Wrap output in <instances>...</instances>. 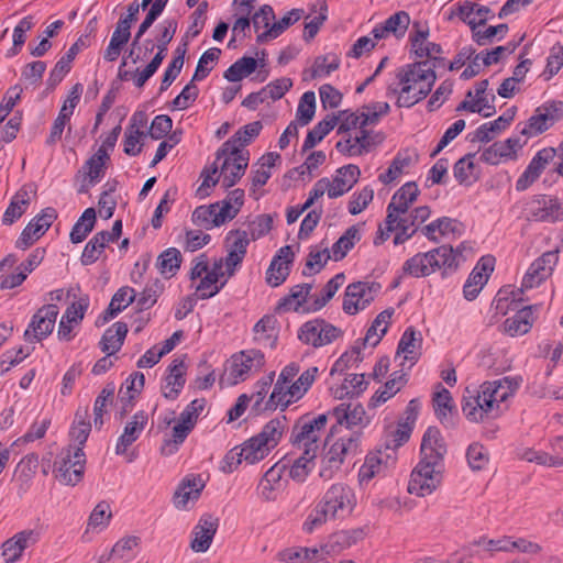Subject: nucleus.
Listing matches in <instances>:
<instances>
[{
    "mask_svg": "<svg viewBox=\"0 0 563 563\" xmlns=\"http://www.w3.org/2000/svg\"><path fill=\"white\" fill-rule=\"evenodd\" d=\"M421 459L412 470L408 492L419 497L432 494L443 478L446 445L437 427H429L421 441Z\"/></svg>",
    "mask_w": 563,
    "mask_h": 563,
    "instance_id": "f257e3e1",
    "label": "nucleus"
},
{
    "mask_svg": "<svg viewBox=\"0 0 563 563\" xmlns=\"http://www.w3.org/2000/svg\"><path fill=\"white\" fill-rule=\"evenodd\" d=\"M521 383L520 376L484 382L476 395L463 398V415L468 421L476 423L500 417L504 412L503 404L516 393Z\"/></svg>",
    "mask_w": 563,
    "mask_h": 563,
    "instance_id": "f03ea898",
    "label": "nucleus"
},
{
    "mask_svg": "<svg viewBox=\"0 0 563 563\" xmlns=\"http://www.w3.org/2000/svg\"><path fill=\"white\" fill-rule=\"evenodd\" d=\"M397 78L401 85L396 104L399 108H410L423 100L432 90L437 80L434 69L429 62H416L408 64L397 71Z\"/></svg>",
    "mask_w": 563,
    "mask_h": 563,
    "instance_id": "7ed1b4c3",
    "label": "nucleus"
},
{
    "mask_svg": "<svg viewBox=\"0 0 563 563\" xmlns=\"http://www.w3.org/2000/svg\"><path fill=\"white\" fill-rule=\"evenodd\" d=\"M361 433L353 431L349 435L341 437L324 453L321 460L319 476L324 481L331 479L338 472L349 454H355L358 449Z\"/></svg>",
    "mask_w": 563,
    "mask_h": 563,
    "instance_id": "20e7f679",
    "label": "nucleus"
},
{
    "mask_svg": "<svg viewBox=\"0 0 563 563\" xmlns=\"http://www.w3.org/2000/svg\"><path fill=\"white\" fill-rule=\"evenodd\" d=\"M328 421L327 415H319L311 417L310 415L301 416L292 427L291 442L299 449L313 448L314 453H318L319 442Z\"/></svg>",
    "mask_w": 563,
    "mask_h": 563,
    "instance_id": "39448f33",
    "label": "nucleus"
},
{
    "mask_svg": "<svg viewBox=\"0 0 563 563\" xmlns=\"http://www.w3.org/2000/svg\"><path fill=\"white\" fill-rule=\"evenodd\" d=\"M527 219L536 222H563V201L554 195L539 194L526 203Z\"/></svg>",
    "mask_w": 563,
    "mask_h": 563,
    "instance_id": "423d86ee",
    "label": "nucleus"
},
{
    "mask_svg": "<svg viewBox=\"0 0 563 563\" xmlns=\"http://www.w3.org/2000/svg\"><path fill=\"white\" fill-rule=\"evenodd\" d=\"M221 54V49L213 47L206 51L199 58L195 74L189 84H187L181 92L170 102V110H186L196 101L199 89L195 81H201L211 71V68H203V64L208 62H217Z\"/></svg>",
    "mask_w": 563,
    "mask_h": 563,
    "instance_id": "0eeeda50",
    "label": "nucleus"
},
{
    "mask_svg": "<svg viewBox=\"0 0 563 563\" xmlns=\"http://www.w3.org/2000/svg\"><path fill=\"white\" fill-rule=\"evenodd\" d=\"M319 504L331 516V519L349 516L356 506L353 489L343 483H335L324 493Z\"/></svg>",
    "mask_w": 563,
    "mask_h": 563,
    "instance_id": "6e6552de",
    "label": "nucleus"
},
{
    "mask_svg": "<svg viewBox=\"0 0 563 563\" xmlns=\"http://www.w3.org/2000/svg\"><path fill=\"white\" fill-rule=\"evenodd\" d=\"M343 335V330L321 318L305 322L298 330V339L313 347L328 345Z\"/></svg>",
    "mask_w": 563,
    "mask_h": 563,
    "instance_id": "1a4fd4ad",
    "label": "nucleus"
},
{
    "mask_svg": "<svg viewBox=\"0 0 563 563\" xmlns=\"http://www.w3.org/2000/svg\"><path fill=\"white\" fill-rule=\"evenodd\" d=\"M559 261V250L543 253L529 266L522 279V288L518 291H511V302L521 301L519 295L522 289H530L539 286L543 280L552 275V272Z\"/></svg>",
    "mask_w": 563,
    "mask_h": 563,
    "instance_id": "9d476101",
    "label": "nucleus"
},
{
    "mask_svg": "<svg viewBox=\"0 0 563 563\" xmlns=\"http://www.w3.org/2000/svg\"><path fill=\"white\" fill-rule=\"evenodd\" d=\"M382 286L376 282H356L345 288L342 309L350 316L356 314L374 301Z\"/></svg>",
    "mask_w": 563,
    "mask_h": 563,
    "instance_id": "9b49d317",
    "label": "nucleus"
},
{
    "mask_svg": "<svg viewBox=\"0 0 563 563\" xmlns=\"http://www.w3.org/2000/svg\"><path fill=\"white\" fill-rule=\"evenodd\" d=\"M85 464L86 455L81 448H76L74 451L68 449L60 460L55 462V477L64 485L75 486L84 477Z\"/></svg>",
    "mask_w": 563,
    "mask_h": 563,
    "instance_id": "f8f14e48",
    "label": "nucleus"
},
{
    "mask_svg": "<svg viewBox=\"0 0 563 563\" xmlns=\"http://www.w3.org/2000/svg\"><path fill=\"white\" fill-rule=\"evenodd\" d=\"M59 309L54 303L42 306L31 318L24 331L23 338L26 342H41L54 330Z\"/></svg>",
    "mask_w": 563,
    "mask_h": 563,
    "instance_id": "ddd939ff",
    "label": "nucleus"
},
{
    "mask_svg": "<svg viewBox=\"0 0 563 563\" xmlns=\"http://www.w3.org/2000/svg\"><path fill=\"white\" fill-rule=\"evenodd\" d=\"M57 218V211L47 207L34 217L23 229L22 233L15 242V247L20 250L29 249L36 240L41 238L49 229L53 221Z\"/></svg>",
    "mask_w": 563,
    "mask_h": 563,
    "instance_id": "4468645a",
    "label": "nucleus"
},
{
    "mask_svg": "<svg viewBox=\"0 0 563 563\" xmlns=\"http://www.w3.org/2000/svg\"><path fill=\"white\" fill-rule=\"evenodd\" d=\"M558 155V148L544 147L536 153L525 172L516 181V190L525 191L534 184L547 166L552 163Z\"/></svg>",
    "mask_w": 563,
    "mask_h": 563,
    "instance_id": "2eb2a0df",
    "label": "nucleus"
},
{
    "mask_svg": "<svg viewBox=\"0 0 563 563\" xmlns=\"http://www.w3.org/2000/svg\"><path fill=\"white\" fill-rule=\"evenodd\" d=\"M265 364L264 353L252 349L242 351L231 357L230 375L234 378L232 384L245 380L251 371H260Z\"/></svg>",
    "mask_w": 563,
    "mask_h": 563,
    "instance_id": "dca6fc26",
    "label": "nucleus"
},
{
    "mask_svg": "<svg viewBox=\"0 0 563 563\" xmlns=\"http://www.w3.org/2000/svg\"><path fill=\"white\" fill-rule=\"evenodd\" d=\"M263 124L261 121H253L239 129L229 140H227L217 151V161L222 159L229 153H244L240 146H245L261 133Z\"/></svg>",
    "mask_w": 563,
    "mask_h": 563,
    "instance_id": "f3484780",
    "label": "nucleus"
},
{
    "mask_svg": "<svg viewBox=\"0 0 563 563\" xmlns=\"http://www.w3.org/2000/svg\"><path fill=\"white\" fill-rule=\"evenodd\" d=\"M221 165L222 186L228 189L233 187L244 175L250 159L249 151L244 153H229L223 156Z\"/></svg>",
    "mask_w": 563,
    "mask_h": 563,
    "instance_id": "a211bd4d",
    "label": "nucleus"
},
{
    "mask_svg": "<svg viewBox=\"0 0 563 563\" xmlns=\"http://www.w3.org/2000/svg\"><path fill=\"white\" fill-rule=\"evenodd\" d=\"M89 44V35H81L78 37V40L69 47L67 53L58 59L54 68L51 70L47 79V86L49 88L54 89L63 80V78L69 73L70 64L76 55L81 48L88 47Z\"/></svg>",
    "mask_w": 563,
    "mask_h": 563,
    "instance_id": "6ab92c4d",
    "label": "nucleus"
},
{
    "mask_svg": "<svg viewBox=\"0 0 563 563\" xmlns=\"http://www.w3.org/2000/svg\"><path fill=\"white\" fill-rule=\"evenodd\" d=\"M219 519L210 514H205L198 525L194 528V538L190 548L195 552H206L213 540L218 530Z\"/></svg>",
    "mask_w": 563,
    "mask_h": 563,
    "instance_id": "aec40b11",
    "label": "nucleus"
},
{
    "mask_svg": "<svg viewBox=\"0 0 563 563\" xmlns=\"http://www.w3.org/2000/svg\"><path fill=\"white\" fill-rule=\"evenodd\" d=\"M395 461L396 456L391 452L386 451V448L383 449V446H380L376 452L367 454L358 472L360 481L372 479L375 475L383 472L388 464H394Z\"/></svg>",
    "mask_w": 563,
    "mask_h": 563,
    "instance_id": "412c9836",
    "label": "nucleus"
},
{
    "mask_svg": "<svg viewBox=\"0 0 563 563\" xmlns=\"http://www.w3.org/2000/svg\"><path fill=\"white\" fill-rule=\"evenodd\" d=\"M38 539V533L34 530H23L2 544V556L7 563L18 561L22 552Z\"/></svg>",
    "mask_w": 563,
    "mask_h": 563,
    "instance_id": "4be33fe9",
    "label": "nucleus"
},
{
    "mask_svg": "<svg viewBox=\"0 0 563 563\" xmlns=\"http://www.w3.org/2000/svg\"><path fill=\"white\" fill-rule=\"evenodd\" d=\"M165 384L162 386L163 396L166 399L175 400L186 383V365L184 358H175L167 368Z\"/></svg>",
    "mask_w": 563,
    "mask_h": 563,
    "instance_id": "5701e85b",
    "label": "nucleus"
},
{
    "mask_svg": "<svg viewBox=\"0 0 563 563\" xmlns=\"http://www.w3.org/2000/svg\"><path fill=\"white\" fill-rule=\"evenodd\" d=\"M147 413L141 410L137 411L132 417L131 421L125 424L123 433L119 437L115 445V453L118 455L124 454L128 451V448L140 438L142 431L147 424Z\"/></svg>",
    "mask_w": 563,
    "mask_h": 563,
    "instance_id": "b1692460",
    "label": "nucleus"
},
{
    "mask_svg": "<svg viewBox=\"0 0 563 563\" xmlns=\"http://www.w3.org/2000/svg\"><path fill=\"white\" fill-rule=\"evenodd\" d=\"M365 531L362 528L341 530L331 534L327 543L321 548L325 554H338L363 540Z\"/></svg>",
    "mask_w": 563,
    "mask_h": 563,
    "instance_id": "393cba45",
    "label": "nucleus"
},
{
    "mask_svg": "<svg viewBox=\"0 0 563 563\" xmlns=\"http://www.w3.org/2000/svg\"><path fill=\"white\" fill-rule=\"evenodd\" d=\"M361 170L358 166L349 164L336 170V176L330 181L329 198H338L350 191L357 183Z\"/></svg>",
    "mask_w": 563,
    "mask_h": 563,
    "instance_id": "a878e982",
    "label": "nucleus"
},
{
    "mask_svg": "<svg viewBox=\"0 0 563 563\" xmlns=\"http://www.w3.org/2000/svg\"><path fill=\"white\" fill-rule=\"evenodd\" d=\"M205 482L200 475H188L178 485L174 494V504L177 508H186L189 500L198 499Z\"/></svg>",
    "mask_w": 563,
    "mask_h": 563,
    "instance_id": "bb28decb",
    "label": "nucleus"
},
{
    "mask_svg": "<svg viewBox=\"0 0 563 563\" xmlns=\"http://www.w3.org/2000/svg\"><path fill=\"white\" fill-rule=\"evenodd\" d=\"M135 291L133 288L122 287L112 297L108 308L96 320V325L101 327L109 320L113 319L118 313L124 310L135 300Z\"/></svg>",
    "mask_w": 563,
    "mask_h": 563,
    "instance_id": "cd10ccee",
    "label": "nucleus"
},
{
    "mask_svg": "<svg viewBox=\"0 0 563 563\" xmlns=\"http://www.w3.org/2000/svg\"><path fill=\"white\" fill-rule=\"evenodd\" d=\"M394 313L395 309L391 307L379 312L367 329L365 338L360 339L356 342H358L363 347H365L366 344L376 346L386 334Z\"/></svg>",
    "mask_w": 563,
    "mask_h": 563,
    "instance_id": "c85d7f7f",
    "label": "nucleus"
},
{
    "mask_svg": "<svg viewBox=\"0 0 563 563\" xmlns=\"http://www.w3.org/2000/svg\"><path fill=\"white\" fill-rule=\"evenodd\" d=\"M128 334V325L122 321H118L113 323L110 328H108L100 342L99 346L103 353L108 356L113 355L118 351L121 350L125 336Z\"/></svg>",
    "mask_w": 563,
    "mask_h": 563,
    "instance_id": "c756f323",
    "label": "nucleus"
},
{
    "mask_svg": "<svg viewBox=\"0 0 563 563\" xmlns=\"http://www.w3.org/2000/svg\"><path fill=\"white\" fill-rule=\"evenodd\" d=\"M432 271L442 269L443 275L451 274L459 267V260L451 245H441L428 252Z\"/></svg>",
    "mask_w": 563,
    "mask_h": 563,
    "instance_id": "7c9ffc66",
    "label": "nucleus"
},
{
    "mask_svg": "<svg viewBox=\"0 0 563 563\" xmlns=\"http://www.w3.org/2000/svg\"><path fill=\"white\" fill-rule=\"evenodd\" d=\"M433 408L437 418L445 428H454L455 427V418L453 415V399L451 393L442 388L437 391L433 396Z\"/></svg>",
    "mask_w": 563,
    "mask_h": 563,
    "instance_id": "2f4dec72",
    "label": "nucleus"
},
{
    "mask_svg": "<svg viewBox=\"0 0 563 563\" xmlns=\"http://www.w3.org/2000/svg\"><path fill=\"white\" fill-rule=\"evenodd\" d=\"M177 27L178 23L174 18L166 19L158 25L159 34L156 37L157 53L151 60L155 62L157 66H161L164 58L166 57L168 44L173 41L177 32Z\"/></svg>",
    "mask_w": 563,
    "mask_h": 563,
    "instance_id": "473e14b6",
    "label": "nucleus"
},
{
    "mask_svg": "<svg viewBox=\"0 0 563 563\" xmlns=\"http://www.w3.org/2000/svg\"><path fill=\"white\" fill-rule=\"evenodd\" d=\"M532 307L527 306L518 310L511 318H507L504 322V332L510 336L526 334L532 327Z\"/></svg>",
    "mask_w": 563,
    "mask_h": 563,
    "instance_id": "72a5a7b5",
    "label": "nucleus"
},
{
    "mask_svg": "<svg viewBox=\"0 0 563 563\" xmlns=\"http://www.w3.org/2000/svg\"><path fill=\"white\" fill-rule=\"evenodd\" d=\"M340 64L341 60L335 54L317 56L312 67L303 70V80L329 76L332 71L339 69Z\"/></svg>",
    "mask_w": 563,
    "mask_h": 563,
    "instance_id": "f704fd0d",
    "label": "nucleus"
},
{
    "mask_svg": "<svg viewBox=\"0 0 563 563\" xmlns=\"http://www.w3.org/2000/svg\"><path fill=\"white\" fill-rule=\"evenodd\" d=\"M339 118L335 114H327L312 130H310L303 141L302 152L314 147L321 142L336 125Z\"/></svg>",
    "mask_w": 563,
    "mask_h": 563,
    "instance_id": "c9c22d12",
    "label": "nucleus"
},
{
    "mask_svg": "<svg viewBox=\"0 0 563 563\" xmlns=\"http://www.w3.org/2000/svg\"><path fill=\"white\" fill-rule=\"evenodd\" d=\"M96 221V210L91 207L87 208L70 231L69 239L71 243L78 244L85 241L93 230Z\"/></svg>",
    "mask_w": 563,
    "mask_h": 563,
    "instance_id": "e433bc0d",
    "label": "nucleus"
},
{
    "mask_svg": "<svg viewBox=\"0 0 563 563\" xmlns=\"http://www.w3.org/2000/svg\"><path fill=\"white\" fill-rule=\"evenodd\" d=\"M250 242L251 240L246 231L240 229L231 230L225 238L228 251L227 255L243 261L246 255Z\"/></svg>",
    "mask_w": 563,
    "mask_h": 563,
    "instance_id": "4c0bfd02",
    "label": "nucleus"
},
{
    "mask_svg": "<svg viewBox=\"0 0 563 563\" xmlns=\"http://www.w3.org/2000/svg\"><path fill=\"white\" fill-rule=\"evenodd\" d=\"M422 344V335L420 331H417L413 327H408L402 333L398 346L397 355L400 353L405 354V360L417 362L418 357L412 355L417 347Z\"/></svg>",
    "mask_w": 563,
    "mask_h": 563,
    "instance_id": "58836bf2",
    "label": "nucleus"
},
{
    "mask_svg": "<svg viewBox=\"0 0 563 563\" xmlns=\"http://www.w3.org/2000/svg\"><path fill=\"white\" fill-rule=\"evenodd\" d=\"M30 205V197L26 190H19L11 199L10 205L2 217V223L4 225L13 224L22 214L26 211Z\"/></svg>",
    "mask_w": 563,
    "mask_h": 563,
    "instance_id": "ea45409f",
    "label": "nucleus"
},
{
    "mask_svg": "<svg viewBox=\"0 0 563 563\" xmlns=\"http://www.w3.org/2000/svg\"><path fill=\"white\" fill-rule=\"evenodd\" d=\"M361 240V234L357 225L350 227L332 245L331 253L334 261L343 260L347 252L353 249L356 242Z\"/></svg>",
    "mask_w": 563,
    "mask_h": 563,
    "instance_id": "a19ab883",
    "label": "nucleus"
},
{
    "mask_svg": "<svg viewBox=\"0 0 563 563\" xmlns=\"http://www.w3.org/2000/svg\"><path fill=\"white\" fill-rule=\"evenodd\" d=\"M314 449H305L302 454L295 460L294 464L289 470V476L296 482H303L308 476L309 472L314 466V459L317 457V453L313 451Z\"/></svg>",
    "mask_w": 563,
    "mask_h": 563,
    "instance_id": "79ce46f5",
    "label": "nucleus"
},
{
    "mask_svg": "<svg viewBox=\"0 0 563 563\" xmlns=\"http://www.w3.org/2000/svg\"><path fill=\"white\" fill-rule=\"evenodd\" d=\"M277 323L278 321L275 316L265 314L254 325L255 340L269 342L271 347H275L277 343Z\"/></svg>",
    "mask_w": 563,
    "mask_h": 563,
    "instance_id": "37998d69",
    "label": "nucleus"
},
{
    "mask_svg": "<svg viewBox=\"0 0 563 563\" xmlns=\"http://www.w3.org/2000/svg\"><path fill=\"white\" fill-rule=\"evenodd\" d=\"M257 68V60L250 56H243L234 62L223 74L228 81L236 82L253 74Z\"/></svg>",
    "mask_w": 563,
    "mask_h": 563,
    "instance_id": "c03bdc74",
    "label": "nucleus"
},
{
    "mask_svg": "<svg viewBox=\"0 0 563 563\" xmlns=\"http://www.w3.org/2000/svg\"><path fill=\"white\" fill-rule=\"evenodd\" d=\"M405 275H409L416 278L429 276L433 273L432 265L429 260V254L418 253L412 257L408 258L402 266Z\"/></svg>",
    "mask_w": 563,
    "mask_h": 563,
    "instance_id": "a18cd8bd",
    "label": "nucleus"
},
{
    "mask_svg": "<svg viewBox=\"0 0 563 563\" xmlns=\"http://www.w3.org/2000/svg\"><path fill=\"white\" fill-rule=\"evenodd\" d=\"M419 194L418 185L415 181H408L394 194L390 201L396 205L399 212L407 213Z\"/></svg>",
    "mask_w": 563,
    "mask_h": 563,
    "instance_id": "49530a36",
    "label": "nucleus"
},
{
    "mask_svg": "<svg viewBox=\"0 0 563 563\" xmlns=\"http://www.w3.org/2000/svg\"><path fill=\"white\" fill-rule=\"evenodd\" d=\"M286 417L268 421L256 437L268 448H275L285 429Z\"/></svg>",
    "mask_w": 563,
    "mask_h": 563,
    "instance_id": "de8ad7c7",
    "label": "nucleus"
},
{
    "mask_svg": "<svg viewBox=\"0 0 563 563\" xmlns=\"http://www.w3.org/2000/svg\"><path fill=\"white\" fill-rule=\"evenodd\" d=\"M114 391H115V385L113 382H110L102 388V390L100 391V394L98 395V397L95 400L93 423H95V427L98 429H100L103 424L102 417H103V413L107 412V406L109 404H112V401H113Z\"/></svg>",
    "mask_w": 563,
    "mask_h": 563,
    "instance_id": "09e8293b",
    "label": "nucleus"
},
{
    "mask_svg": "<svg viewBox=\"0 0 563 563\" xmlns=\"http://www.w3.org/2000/svg\"><path fill=\"white\" fill-rule=\"evenodd\" d=\"M275 372H271L265 377L261 378L255 384V390L252 395H249V397H252L253 405H252V412L254 415H261L264 411H268V409L265 408L264 399L271 388V386L274 383Z\"/></svg>",
    "mask_w": 563,
    "mask_h": 563,
    "instance_id": "8fccbe9b",
    "label": "nucleus"
},
{
    "mask_svg": "<svg viewBox=\"0 0 563 563\" xmlns=\"http://www.w3.org/2000/svg\"><path fill=\"white\" fill-rule=\"evenodd\" d=\"M412 430V426L404 422L402 420H399L397 428L390 431L385 439L383 445L386 448V451H389L395 455L396 450L409 440Z\"/></svg>",
    "mask_w": 563,
    "mask_h": 563,
    "instance_id": "3c124183",
    "label": "nucleus"
},
{
    "mask_svg": "<svg viewBox=\"0 0 563 563\" xmlns=\"http://www.w3.org/2000/svg\"><path fill=\"white\" fill-rule=\"evenodd\" d=\"M183 261L181 253L176 247H169L165 250L156 261V267L161 272V274L169 276H174L180 267Z\"/></svg>",
    "mask_w": 563,
    "mask_h": 563,
    "instance_id": "603ef678",
    "label": "nucleus"
},
{
    "mask_svg": "<svg viewBox=\"0 0 563 563\" xmlns=\"http://www.w3.org/2000/svg\"><path fill=\"white\" fill-rule=\"evenodd\" d=\"M551 126H553L552 122L549 120L545 113L541 111L538 107L534 110V114L531 115L523 128L520 130V134L527 137L537 136L548 131Z\"/></svg>",
    "mask_w": 563,
    "mask_h": 563,
    "instance_id": "864d4df0",
    "label": "nucleus"
},
{
    "mask_svg": "<svg viewBox=\"0 0 563 563\" xmlns=\"http://www.w3.org/2000/svg\"><path fill=\"white\" fill-rule=\"evenodd\" d=\"M195 427L185 423L184 420H178V423L174 426L172 431V439L165 440L161 451L164 455L174 454L178 446L186 440L190 431Z\"/></svg>",
    "mask_w": 563,
    "mask_h": 563,
    "instance_id": "5fc2aeb1",
    "label": "nucleus"
},
{
    "mask_svg": "<svg viewBox=\"0 0 563 563\" xmlns=\"http://www.w3.org/2000/svg\"><path fill=\"white\" fill-rule=\"evenodd\" d=\"M268 449L256 435L243 443L240 449V456L249 464H254L263 460L269 452Z\"/></svg>",
    "mask_w": 563,
    "mask_h": 563,
    "instance_id": "6e6d98bb",
    "label": "nucleus"
},
{
    "mask_svg": "<svg viewBox=\"0 0 563 563\" xmlns=\"http://www.w3.org/2000/svg\"><path fill=\"white\" fill-rule=\"evenodd\" d=\"M362 349H364L358 342L351 351L343 353L333 364L330 371V375L339 373L342 374L345 369L352 367L354 364H358L363 361Z\"/></svg>",
    "mask_w": 563,
    "mask_h": 563,
    "instance_id": "4d7b16f0",
    "label": "nucleus"
},
{
    "mask_svg": "<svg viewBox=\"0 0 563 563\" xmlns=\"http://www.w3.org/2000/svg\"><path fill=\"white\" fill-rule=\"evenodd\" d=\"M474 156L475 154L468 153L454 164L453 174L459 184L471 185L475 179V164L473 162Z\"/></svg>",
    "mask_w": 563,
    "mask_h": 563,
    "instance_id": "13d9d810",
    "label": "nucleus"
},
{
    "mask_svg": "<svg viewBox=\"0 0 563 563\" xmlns=\"http://www.w3.org/2000/svg\"><path fill=\"white\" fill-rule=\"evenodd\" d=\"M509 142L498 141L485 148L481 155V159L490 165H498L506 159H515L508 152Z\"/></svg>",
    "mask_w": 563,
    "mask_h": 563,
    "instance_id": "bf43d9fd",
    "label": "nucleus"
},
{
    "mask_svg": "<svg viewBox=\"0 0 563 563\" xmlns=\"http://www.w3.org/2000/svg\"><path fill=\"white\" fill-rule=\"evenodd\" d=\"M312 289V284H300L296 285L291 288L289 296L283 298L279 301L278 309L283 307H287L295 301L292 307L294 311H300L303 308V303L307 301V298Z\"/></svg>",
    "mask_w": 563,
    "mask_h": 563,
    "instance_id": "052dcab7",
    "label": "nucleus"
},
{
    "mask_svg": "<svg viewBox=\"0 0 563 563\" xmlns=\"http://www.w3.org/2000/svg\"><path fill=\"white\" fill-rule=\"evenodd\" d=\"M410 164L411 157L409 155L398 153L391 161L388 169L378 176V180L384 185L391 184L404 173V169Z\"/></svg>",
    "mask_w": 563,
    "mask_h": 563,
    "instance_id": "680f3d73",
    "label": "nucleus"
},
{
    "mask_svg": "<svg viewBox=\"0 0 563 563\" xmlns=\"http://www.w3.org/2000/svg\"><path fill=\"white\" fill-rule=\"evenodd\" d=\"M331 257L332 255L327 247L321 251L311 249L307 256L302 275L312 276L313 274L319 273Z\"/></svg>",
    "mask_w": 563,
    "mask_h": 563,
    "instance_id": "e2e57ef3",
    "label": "nucleus"
},
{
    "mask_svg": "<svg viewBox=\"0 0 563 563\" xmlns=\"http://www.w3.org/2000/svg\"><path fill=\"white\" fill-rule=\"evenodd\" d=\"M316 112V95L313 91H306L300 100L297 108V120L300 125H307L312 120Z\"/></svg>",
    "mask_w": 563,
    "mask_h": 563,
    "instance_id": "0e129e2a",
    "label": "nucleus"
},
{
    "mask_svg": "<svg viewBox=\"0 0 563 563\" xmlns=\"http://www.w3.org/2000/svg\"><path fill=\"white\" fill-rule=\"evenodd\" d=\"M164 285L161 280L155 279L153 283L146 285L144 290L139 295L136 299V306L140 311L150 309L153 307L158 296L162 294Z\"/></svg>",
    "mask_w": 563,
    "mask_h": 563,
    "instance_id": "69168bd1",
    "label": "nucleus"
},
{
    "mask_svg": "<svg viewBox=\"0 0 563 563\" xmlns=\"http://www.w3.org/2000/svg\"><path fill=\"white\" fill-rule=\"evenodd\" d=\"M466 459L473 471H481L488 464L489 455L483 444L474 442L466 450Z\"/></svg>",
    "mask_w": 563,
    "mask_h": 563,
    "instance_id": "338daca9",
    "label": "nucleus"
},
{
    "mask_svg": "<svg viewBox=\"0 0 563 563\" xmlns=\"http://www.w3.org/2000/svg\"><path fill=\"white\" fill-rule=\"evenodd\" d=\"M287 388L288 385L278 380L275 383L269 399L265 402V408L268 409V411H274L278 407L284 411L291 404V399H288L289 394L287 393Z\"/></svg>",
    "mask_w": 563,
    "mask_h": 563,
    "instance_id": "774afa93",
    "label": "nucleus"
}]
</instances>
